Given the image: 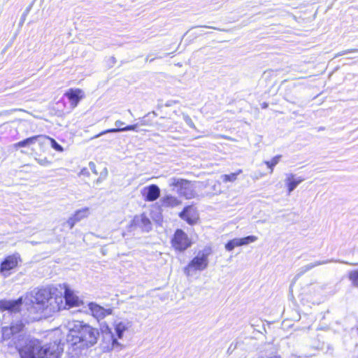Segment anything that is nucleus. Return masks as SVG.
<instances>
[{
	"label": "nucleus",
	"instance_id": "42",
	"mask_svg": "<svg viewBox=\"0 0 358 358\" xmlns=\"http://www.w3.org/2000/svg\"><path fill=\"white\" fill-rule=\"evenodd\" d=\"M357 358H358V356H357Z\"/></svg>",
	"mask_w": 358,
	"mask_h": 358
},
{
	"label": "nucleus",
	"instance_id": "12",
	"mask_svg": "<svg viewBox=\"0 0 358 358\" xmlns=\"http://www.w3.org/2000/svg\"><path fill=\"white\" fill-rule=\"evenodd\" d=\"M64 96H66L70 102L72 108H76L79 101L84 97V92L78 88H71L65 92Z\"/></svg>",
	"mask_w": 358,
	"mask_h": 358
},
{
	"label": "nucleus",
	"instance_id": "15",
	"mask_svg": "<svg viewBox=\"0 0 358 358\" xmlns=\"http://www.w3.org/2000/svg\"><path fill=\"white\" fill-rule=\"evenodd\" d=\"M143 195L148 201H154L160 196V189L156 185H151L143 190Z\"/></svg>",
	"mask_w": 358,
	"mask_h": 358
},
{
	"label": "nucleus",
	"instance_id": "23",
	"mask_svg": "<svg viewBox=\"0 0 358 358\" xmlns=\"http://www.w3.org/2000/svg\"><path fill=\"white\" fill-rule=\"evenodd\" d=\"M242 173L241 169H238L235 173H231L230 174H224L221 176V179L224 182H234L237 179V176Z\"/></svg>",
	"mask_w": 358,
	"mask_h": 358
},
{
	"label": "nucleus",
	"instance_id": "25",
	"mask_svg": "<svg viewBox=\"0 0 358 358\" xmlns=\"http://www.w3.org/2000/svg\"><path fill=\"white\" fill-rule=\"evenodd\" d=\"M280 158L281 155H276L271 161H266L264 162L267 167L270 169L271 173H273L274 166L279 163Z\"/></svg>",
	"mask_w": 358,
	"mask_h": 358
},
{
	"label": "nucleus",
	"instance_id": "26",
	"mask_svg": "<svg viewBox=\"0 0 358 358\" xmlns=\"http://www.w3.org/2000/svg\"><path fill=\"white\" fill-rule=\"evenodd\" d=\"M13 331V330H12L9 327H3L1 329L2 339L3 341H6L11 338V337L15 335Z\"/></svg>",
	"mask_w": 358,
	"mask_h": 358
},
{
	"label": "nucleus",
	"instance_id": "13",
	"mask_svg": "<svg viewBox=\"0 0 358 358\" xmlns=\"http://www.w3.org/2000/svg\"><path fill=\"white\" fill-rule=\"evenodd\" d=\"M124 123L122 122L121 120H116L115 122V125L117 127V128H113V129H109L105 131H101L99 134L94 136L92 138H96L103 134H106L107 133H117V132H122V131H136V128L138 127V124H135L133 125H129L122 128H120L121 126H123Z\"/></svg>",
	"mask_w": 358,
	"mask_h": 358
},
{
	"label": "nucleus",
	"instance_id": "34",
	"mask_svg": "<svg viewBox=\"0 0 358 358\" xmlns=\"http://www.w3.org/2000/svg\"><path fill=\"white\" fill-rule=\"evenodd\" d=\"M235 246L232 243L231 241H229L226 245H225V249L228 251H231Z\"/></svg>",
	"mask_w": 358,
	"mask_h": 358
},
{
	"label": "nucleus",
	"instance_id": "3",
	"mask_svg": "<svg viewBox=\"0 0 358 358\" xmlns=\"http://www.w3.org/2000/svg\"><path fill=\"white\" fill-rule=\"evenodd\" d=\"M21 358H59V352L55 345H42L39 340L27 336H19L15 341Z\"/></svg>",
	"mask_w": 358,
	"mask_h": 358
},
{
	"label": "nucleus",
	"instance_id": "33",
	"mask_svg": "<svg viewBox=\"0 0 358 358\" xmlns=\"http://www.w3.org/2000/svg\"><path fill=\"white\" fill-rule=\"evenodd\" d=\"M77 222L73 219V216L69 217L66 221V224L69 225L70 229H72Z\"/></svg>",
	"mask_w": 358,
	"mask_h": 358
},
{
	"label": "nucleus",
	"instance_id": "2",
	"mask_svg": "<svg viewBox=\"0 0 358 358\" xmlns=\"http://www.w3.org/2000/svg\"><path fill=\"white\" fill-rule=\"evenodd\" d=\"M31 302L37 313L48 317L62 309L64 297L55 287L43 288L32 292Z\"/></svg>",
	"mask_w": 358,
	"mask_h": 358
},
{
	"label": "nucleus",
	"instance_id": "40",
	"mask_svg": "<svg viewBox=\"0 0 358 358\" xmlns=\"http://www.w3.org/2000/svg\"><path fill=\"white\" fill-rule=\"evenodd\" d=\"M141 125H144V124H145V123L143 122V120H141Z\"/></svg>",
	"mask_w": 358,
	"mask_h": 358
},
{
	"label": "nucleus",
	"instance_id": "7",
	"mask_svg": "<svg viewBox=\"0 0 358 358\" xmlns=\"http://www.w3.org/2000/svg\"><path fill=\"white\" fill-rule=\"evenodd\" d=\"M191 241L187 235L182 230L177 229L172 239L173 247L178 251H184L191 245Z\"/></svg>",
	"mask_w": 358,
	"mask_h": 358
},
{
	"label": "nucleus",
	"instance_id": "10",
	"mask_svg": "<svg viewBox=\"0 0 358 358\" xmlns=\"http://www.w3.org/2000/svg\"><path fill=\"white\" fill-rule=\"evenodd\" d=\"M17 257L16 255L8 256L0 265V272L6 277L9 275L8 272L17 265Z\"/></svg>",
	"mask_w": 358,
	"mask_h": 358
},
{
	"label": "nucleus",
	"instance_id": "21",
	"mask_svg": "<svg viewBox=\"0 0 358 358\" xmlns=\"http://www.w3.org/2000/svg\"><path fill=\"white\" fill-rule=\"evenodd\" d=\"M257 240V237L255 236H248L242 238H234L231 240L235 247L242 246L248 245L250 243L255 242Z\"/></svg>",
	"mask_w": 358,
	"mask_h": 358
},
{
	"label": "nucleus",
	"instance_id": "32",
	"mask_svg": "<svg viewBox=\"0 0 358 358\" xmlns=\"http://www.w3.org/2000/svg\"><path fill=\"white\" fill-rule=\"evenodd\" d=\"M351 52H358V49H348V50H343V51L339 52H338L337 54L335 55L334 57H340V56H343V55H345L346 54L351 53Z\"/></svg>",
	"mask_w": 358,
	"mask_h": 358
},
{
	"label": "nucleus",
	"instance_id": "9",
	"mask_svg": "<svg viewBox=\"0 0 358 358\" xmlns=\"http://www.w3.org/2000/svg\"><path fill=\"white\" fill-rule=\"evenodd\" d=\"M131 225L139 227L144 231H149L152 228L150 220L145 214L135 215Z\"/></svg>",
	"mask_w": 358,
	"mask_h": 358
},
{
	"label": "nucleus",
	"instance_id": "5",
	"mask_svg": "<svg viewBox=\"0 0 358 358\" xmlns=\"http://www.w3.org/2000/svg\"><path fill=\"white\" fill-rule=\"evenodd\" d=\"M210 255V250L205 249L199 251L184 268V273L187 276H191L196 271H203L208 266V257Z\"/></svg>",
	"mask_w": 358,
	"mask_h": 358
},
{
	"label": "nucleus",
	"instance_id": "20",
	"mask_svg": "<svg viewBox=\"0 0 358 358\" xmlns=\"http://www.w3.org/2000/svg\"><path fill=\"white\" fill-rule=\"evenodd\" d=\"M41 139H47L46 136L38 135V136H34L27 138L23 141H21L18 143H15L14 147L15 148H18L29 146L30 145L36 143V142L40 143L41 141Z\"/></svg>",
	"mask_w": 358,
	"mask_h": 358
},
{
	"label": "nucleus",
	"instance_id": "4",
	"mask_svg": "<svg viewBox=\"0 0 358 358\" xmlns=\"http://www.w3.org/2000/svg\"><path fill=\"white\" fill-rule=\"evenodd\" d=\"M132 326V322L127 319H117L113 322L114 331L115 335L108 328V332H106L103 338H107L109 343L104 346L107 350L120 351L123 348V345L117 341V338L121 339L124 336V332L127 331Z\"/></svg>",
	"mask_w": 358,
	"mask_h": 358
},
{
	"label": "nucleus",
	"instance_id": "1",
	"mask_svg": "<svg viewBox=\"0 0 358 358\" xmlns=\"http://www.w3.org/2000/svg\"><path fill=\"white\" fill-rule=\"evenodd\" d=\"M69 334L66 337L69 350L76 355L94 346L99 337V329L83 321L73 320L67 324Z\"/></svg>",
	"mask_w": 358,
	"mask_h": 358
},
{
	"label": "nucleus",
	"instance_id": "28",
	"mask_svg": "<svg viewBox=\"0 0 358 358\" xmlns=\"http://www.w3.org/2000/svg\"><path fill=\"white\" fill-rule=\"evenodd\" d=\"M349 278L352 284L355 286L358 287V270L351 271L350 273Z\"/></svg>",
	"mask_w": 358,
	"mask_h": 358
},
{
	"label": "nucleus",
	"instance_id": "41",
	"mask_svg": "<svg viewBox=\"0 0 358 358\" xmlns=\"http://www.w3.org/2000/svg\"><path fill=\"white\" fill-rule=\"evenodd\" d=\"M128 111H129V113L131 115H132V113H131V111L130 110H128Z\"/></svg>",
	"mask_w": 358,
	"mask_h": 358
},
{
	"label": "nucleus",
	"instance_id": "36",
	"mask_svg": "<svg viewBox=\"0 0 358 358\" xmlns=\"http://www.w3.org/2000/svg\"><path fill=\"white\" fill-rule=\"evenodd\" d=\"M89 167L90 168V169L95 173V174H97V172L96 171V166H95V164L92 162H90L89 163Z\"/></svg>",
	"mask_w": 358,
	"mask_h": 358
},
{
	"label": "nucleus",
	"instance_id": "6",
	"mask_svg": "<svg viewBox=\"0 0 358 358\" xmlns=\"http://www.w3.org/2000/svg\"><path fill=\"white\" fill-rule=\"evenodd\" d=\"M167 182L173 190H175V188H176L177 193L184 196L185 199H190L194 196V190L191 185L190 181L182 178L172 177L168 179Z\"/></svg>",
	"mask_w": 358,
	"mask_h": 358
},
{
	"label": "nucleus",
	"instance_id": "22",
	"mask_svg": "<svg viewBox=\"0 0 358 358\" xmlns=\"http://www.w3.org/2000/svg\"><path fill=\"white\" fill-rule=\"evenodd\" d=\"M89 215V208H84L76 211L74 215H73V219L77 222H80L84 218L87 217Z\"/></svg>",
	"mask_w": 358,
	"mask_h": 358
},
{
	"label": "nucleus",
	"instance_id": "31",
	"mask_svg": "<svg viewBox=\"0 0 358 358\" xmlns=\"http://www.w3.org/2000/svg\"><path fill=\"white\" fill-rule=\"evenodd\" d=\"M17 110L23 111V110L20 109V108H13L10 110H5L3 111H0V116H7V115L12 114L13 113H14L15 111H17Z\"/></svg>",
	"mask_w": 358,
	"mask_h": 358
},
{
	"label": "nucleus",
	"instance_id": "8",
	"mask_svg": "<svg viewBox=\"0 0 358 358\" xmlns=\"http://www.w3.org/2000/svg\"><path fill=\"white\" fill-rule=\"evenodd\" d=\"M62 297H64V306L62 309H65L66 306L69 307L79 306L81 303L79 298L66 285H65L64 295Z\"/></svg>",
	"mask_w": 358,
	"mask_h": 358
},
{
	"label": "nucleus",
	"instance_id": "11",
	"mask_svg": "<svg viewBox=\"0 0 358 358\" xmlns=\"http://www.w3.org/2000/svg\"><path fill=\"white\" fill-rule=\"evenodd\" d=\"M88 306L92 315L97 320L103 319L113 313L112 308H104L95 303H90Z\"/></svg>",
	"mask_w": 358,
	"mask_h": 358
},
{
	"label": "nucleus",
	"instance_id": "29",
	"mask_svg": "<svg viewBox=\"0 0 358 358\" xmlns=\"http://www.w3.org/2000/svg\"><path fill=\"white\" fill-rule=\"evenodd\" d=\"M35 160L41 166H48L51 164V162L49 161L47 157L43 158H35Z\"/></svg>",
	"mask_w": 358,
	"mask_h": 358
},
{
	"label": "nucleus",
	"instance_id": "37",
	"mask_svg": "<svg viewBox=\"0 0 358 358\" xmlns=\"http://www.w3.org/2000/svg\"><path fill=\"white\" fill-rule=\"evenodd\" d=\"M32 5H30L25 10L24 13L23 14V20H24L25 16L27 15V13L29 12V10L31 8Z\"/></svg>",
	"mask_w": 358,
	"mask_h": 358
},
{
	"label": "nucleus",
	"instance_id": "39",
	"mask_svg": "<svg viewBox=\"0 0 358 358\" xmlns=\"http://www.w3.org/2000/svg\"><path fill=\"white\" fill-rule=\"evenodd\" d=\"M358 356V347L357 348V350H356V357H357Z\"/></svg>",
	"mask_w": 358,
	"mask_h": 358
},
{
	"label": "nucleus",
	"instance_id": "27",
	"mask_svg": "<svg viewBox=\"0 0 358 358\" xmlns=\"http://www.w3.org/2000/svg\"><path fill=\"white\" fill-rule=\"evenodd\" d=\"M12 330H13V333L17 334L20 333L21 331H22L24 328V324L22 321H17L16 322H13L9 327Z\"/></svg>",
	"mask_w": 358,
	"mask_h": 358
},
{
	"label": "nucleus",
	"instance_id": "17",
	"mask_svg": "<svg viewBox=\"0 0 358 358\" xmlns=\"http://www.w3.org/2000/svg\"><path fill=\"white\" fill-rule=\"evenodd\" d=\"M303 180V178L301 176L296 177V175L293 173L286 174L285 182L287 187L288 194H289L293 192L294 189Z\"/></svg>",
	"mask_w": 358,
	"mask_h": 358
},
{
	"label": "nucleus",
	"instance_id": "16",
	"mask_svg": "<svg viewBox=\"0 0 358 358\" xmlns=\"http://www.w3.org/2000/svg\"><path fill=\"white\" fill-rule=\"evenodd\" d=\"M340 262V261H337V260L327 259V260H324V261H316V262H315L313 263L308 264L301 267L298 270V273L296 275V278H299L303 274H304L307 271L311 270L312 268H315V266H320V265L325 264H328V263H330V262ZM341 263L349 264L348 262H341Z\"/></svg>",
	"mask_w": 358,
	"mask_h": 358
},
{
	"label": "nucleus",
	"instance_id": "18",
	"mask_svg": "<svg viewBox=\"0 0 358 358\" xmlns=\"http://www.w3.org/2000/svg\"><path fill=\"white\" fill-rule=\"evenodd\" d=\"M181 201L176 196L171 195H166L162 197L159 202V206L161 208H174L180 205Z\"/></svg>",
	"mask_w": 358,
	"mask_h": 358
},
{
	"label": "nucleus",
	"instance_id": "30",
	"mask_svg": "<svg viewBox=\"0 0 358 358\" xmlns=\"http://www.w3.org/2000/svg\"><path fill=\"white\" fill-rule=\"evenodd\" d=\"M183 120L189 127L192 129L196 128L194 123L189 115H183Z\"/></svg>",
	"mask_w": 358,
	"mask_h": 358
},
{
	"label": "nucleus",
	"instance_id": "19",
	"mask_svg": "<svg viewBox=\"0 0 358 358\" xmlns=\"http://www.w3.org/2000/svg\"><path fill=\"white\" fill-rule=\"evenodd\" d=\"M179 216L181 219L185 220L190 224H194L196 220L194 209L191 206L185 207L183 210L180 213Z\"/></svg>",
	"mask_w": 358,
	"mask_h": 358
},
{
	"label": "nucleus",
	"instance_id": "38",
	"mask_svg": "<svg viewBox=\"0 0 358 358\" xmlns=\"http://www.w3.org/2000/svg\"><path fill=\"white\" fill-rule=\"evenodd\" d=\"M203 27L210 28V29H217V28H215V27H213L203 26ZM218 30H220V29H218Z\"/></svg>",
	"mask_w": 358,
	"mask_h": 358
},
{
	"label": "nucleus",
	"instance_id": "35",
	"mask_svg": "<svg viewBox=\"0 0 358 358\" xmlns=\"http://www.w3.org/2000/svg\"><path fill=\"white\" fill-rule=\"evenodd\" d=\"M220 182H217L216 184H215L213 186V190L216 192V193H220L221 192V189H220Z\"/></svg>",
	"mask_w": 358,
	"mask_h": 358
},
{
	"label": "nucleus",
	"instance_id": "24",
	"mask_svg": "<svg viewBox=\"0 0 358 358\" xmlns=\"http://www.w3.org/2000/svg\"><path fill=\"white\" fill-rule=\"evenodd\" d=\"M46 138L47 139H41L40 144L45 143L46 141H50L52 148H54L55 150H57L58 152L63 151V148L62 147V145H60L59 143H57L55 139L50 138L48 136H46Z\"/></svg>",
	"mask_w": 358,
	"mask_h": 358
},
{
	"label": "nucleus",
	"instance_id": "14",
	"mask_svg": "<svg viewBox=\"0 0 358 358\" xmlns=\"http://www.w3.org/2000/svg\"><path fill=\"white\" fill-rule=\"evenodd\" d=\"M22 303V300L21 298L14 301L1 300L0 310H8L11 313L19 312Z\"/></svg>",
	"mask_w": 358,
	"mask_h": 358
}]
</instances>
